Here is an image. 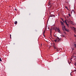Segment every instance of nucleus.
<instances>
[{"label":"nucleus","instance_id":"obj_2","mask_svg":"<svg viewBox=\"0 0 76 76\" xmlns=\"http://www.w3.org/2000/svg\"><path fill=\"white\" fill-rule=\"evenodd\" d=\"M64 29L65 31H67V32L69 31V29L66 28V26H65V25L64 26Z\"/></svg>","mask_w":76,"mask_h":76},{"label":"nucleus","instance_id":"obj_6","mask_svg":"<svg viewBox=\"0 0 76 76\" xmlns=\"http://www.w3.org/2000/svg\"><path fill=\"white\" fill-rule=\"evenodd\" d=\"M14 23H15V24H16L17 23H18V22L17 21H15Z\"/></svg>","mask_w":76,"mask_h":76},{"label":"nucleus","instance_id":"obj_12","mask_svg":"<svg viewBox=\"0 0 76 76\" xmlns=\"http://www.w3.org/2000/svg\"><path fill=\"white\" fill-rule=\"evenodd\" d=\"M61 19L63 21H64L63 19V18H61Z\"/></svg>","mask_w":76,"mask_h":76},{"label":"nucleus","instance_id":"obj_14","mask_svg":"<svg viewBox=\"0 0 76 76\" xmlns=\"http://www.w3.org/2000/svg\"><path fill=\"white\" fill-rule=\"evenodd\" d=\"M74 72H76V69L74 71Z\"/></svg>","mask_w":76,"mask_h":76},{"label":"nucleus","instance_id":"obj_27","mask_svg":"<svg viewBox=\"0 0 76 76\" xmlns=\"http://www.w3.org/2000/svg\"><path fill=\"white\" fill-rule=\"evenodd\" d=\"M72 57H73V56H72V58L71 59H72Z\"/></svg>","mask_w":76,"mask_h":76},{"label":"nucleus","instance_id":"obj_15","mask_svg":"<svg viewBox=\"0 0 76 76\" xmlns=\"http://www.w3.org/2000/svg\"><path fill=\"white\" fill-rule=\"evenodd\" d=\"M65 21H63V23H65Z\"/></svg>","mask_w":76,"mask_h":76},{"label":"nucleus","instance_id":"obj_11","mask_svg":"<svg viewBox=\"0 0 76 76\" xmlns=\"http://www.w3.org/2000/svg\"><path fill=\"white\" fill-rule=\"evenodd\" d=\"M53 48H54V49H56V48L55 47V45H53Z\"/></svg>","mask_w":76,"mask_h":76},{"label":"nucleus","instance_id":"obj_7","mask_svg":"<svg viewBox=\"0 0 76 76\" xmlns=\"http://www.w3.org/2000/svg\"><path fill=\"white\" fill-rule=\"evenodd\" d=\"M53 17V15H50L49 17V18H50V17Z\"/></svg>","mask_w":76,"mask_h":76},{"label":"nucleus","instance_id":"obj_20","mask_svg":"<svg viewBox=\"0 0 76 76\" xmlns=\"http://www.w3.org/2000/svg\"><path fill=\"white\" fill-rule=\"evenodd\" d=\"M73 23V21H70V23Z\"/></svg>","mask_w":76,"mask_h":76},{"label":"nucleus","instance_id":"obj_9","mask_svg":"<svg viewBox=\"0 0 76 76\" xmlns=\"http://www.w3.org/2000/svg\"><path fill=\"white\" fill-rule=\"evenodd\" d=\"M73 28H74V31H75V29H76L75 28V27H73Z\"/></svg>","mask_w":76,"mask_h":76},{"label":"nucleus","instance_id":"obj_16","mask_svg":"<svg viewBox=\"0 0 76 76\" xmlns=\"http://www.w3.org/2000/svg\"><path fill=\"white\" fill-rule=\"evenodd\" d=\"M45 31L43 32V34H45Z\"/></svg>","mask_w":76,"mask_h":76},{"label":"nucleus","instance_id":"obj_19","mask_svg":"<svg viewBox=\"0 0 76 76\" xmlns=\"http://www.w3.org/2000/svg\"><path fill=\"white\" fill-rule=\"evenodd\" d=\"M75 66H76V63H75Z\"/></svg>","mask_w":76,"mask_h":76},{"label":"nucleus","instance_id":"obj_24","mask_svg":"<svg viewBox=\"0 0 76 76\" xmlns=\"http://www.w3.org/2000/svg\"><path fill=\"white\" fill-rule=\"evenodd\" d=\"M43 35L44 36V37H45V34H43Z\"/></svg>","mask_w":76,"mask_h":76},{"label":"nucleus","instance_id":"obj_13","mask_svg":"<svg viewBox=\"0 0 76 76\" xmlns=\"http://www.w3.org/2000/svg\"><path fill=\"white\" fill-rule=\"evenodd\" d=\"M66 9H68V7H65Z\"/></svg>","mask_w":76,"mask_h":76},{"label":"nucleus","instance_id":"obj_17","mask_svg":"<svg viewBox=\"0 0 76 76\" xmlns=\"http://www.w3.org/2000/svg\"><path fill=\"white\" fill-rule=\"evenodd\" d=\"M74 45H75V47L76 48V44H75Z\"/></svg>","mask_w":76,"mask_h":76},{"label":"nucleus","instance_id":"obj_5","mask_svg":"<svg viewBox=\"0 0 76 76\" xmlns=\"http://www.w3.org/2000/svg\"><path fill=\"white\" fill-rule=\"evenodd\" d=\"M56 29L59 33H61V31H60V30L59 28H56Z\"/></svg>","mask_w":76,"mask_h":76},{"label":"nucleus","instance_id":"obj_1","mask_svg":"<svg viewBox=\"0 0 76 76\" xmlns=\"http://www.w3.org/2000/svg\"><path fill=\"white\" fill-rule=\"evenodd\" d=\"M60 23L61 24V26L62 27V29L63 31H64V23H63V22H62V21H60Z\"/></svg>","mask_w":76,"mask_h":76},{"label":"nucleus","instance_id":"obj_3","mask_svg":"<svg viewBox=\"0 0 76 76\" xmlns=\"http://www.w3.org/2000/svg\"><path fill=\"white\" fill-rule=\"evenodd\" d=\"M60 40V39H59V38H57V39H56V40H55L54 41L55 42H57V41H58V42H59V41Z\"/></svg>","mask_w":76,"mask_h":76},{"label":"nucleus","instance_id":"obj_23","mask_svg":"<svg viewBox=\"0 0 76 76\" xmlns=\"http://www.w3.org/2000/svg\"><path fill=\"white\" fill-rule=\"evenodd\" d=\"M51 4L50 3H49V4Z\"/></svg>","mask_w":76,"mask_h":76},{"label":"nucleus","instance_id":"obj_10","mask_svg":"<svg viewBox=\"0 0 76 76\" xmlns=\"http://www.w3.org/2000/svg\"><path fill=\"white\" fill-rule=\"evenodd\" d=\"M61 37H65V36H64V35H61Z\"/></svg>","mask_w":76,"mask_h":76},{"label":"nucleus","instance_id":"obj_25","mask_svg":"<svg viewBox=\"0 0 76 76\" xmlns=\"http://www.w3.org/2000/svg\"><path fill=\"white\" fill-rule=\"evenodd\" d=\"M76 57V56H73V57Z\"/></svg>","mask_w":76,"mask_h":76},{"label":"nucleus","instance_id":"obj_21","mask_svg":"<svg viewBox=\"0 0 76 76\" xmlns=\"http://www.w3.org/2000/svg\"><path fill=\"white\" fill-rule=\"evenodd\" d=\"M74 36H75V37H76V35H74Z\"/></svg>","mask_w":76,"mask_h":76},{"label":"nucleus","instance_id":"obj_26","mask_svg":"<svg viewBox=\"0 0 76 76\" xmlns=\"http://www.w3.org/2000/svg\"><path fill=\"white\" fill-rule=\"evenodd\" d=\"M69 16H70V14H69Z\"/></svg>","mask_w":76,"mask_h":76},{"label":"nucleus","instance_id":"obj_8","mask_svg":"<svg viewBox=\"0 0 76 76\" xmlns=\"http://www.w3.org/2000/svg\"><path fill=\"white\" fill-rule=\"evenodd\" d=\"M0 61H2V59H1V58H0Z\"/></svg>","mask_w":76,"mask_h":76},{"label":"nucleus","instance_id":"obj_18","mask_svg":"<svg viewBox=\"0 0 76 76\" xmlns=\"http://www.w3.org/2000/svg\"><path fill=\"white\" fill-rule=\"evenodd\" d=\"M10 38H11V34H10Z\"/></svg>","mask_w":76,"mask_h":76},{"label":"nucleus","instance_id":"obj_22","mask_svg":"<svg viewBox=\"0 0 76 76\" xmlns=\"http://www.w3.org/2000/svg\"><path fill=\"white\" fill-rule=\"evenodd\" d=\"M73 11H73V10H72V11L71 12H73Z\"/></svg>","mask_w":76,"mask_h":76},{"label":"nucleus","instance_id":"obj_4","mask_svg":"<svg viewBox=\"0 0 76 76\" xmlns=\"http://www.w3.org/2000/svg\"><path fill=\"white\" fill-rule=\"evenodd\" d=\"M65 23L66 26H67L68 27H69V25H68V24L67 23V21L66 20H65Z\"/></svg>","mask_w":76,"mask_h":76},{"label":"nucleus","instance_id":"obj_28","mask_svg":"<svg viewBox=\"0 0 76 76\" xmlns=\"http://www.w3.org/2000/svg\"><path fill=\"white\" fill-rule=\"evenodd\" d=\"M71 24H72V23H71Z\"/></svg>","mask_w":76,"mask_h":76}]
</instances>
